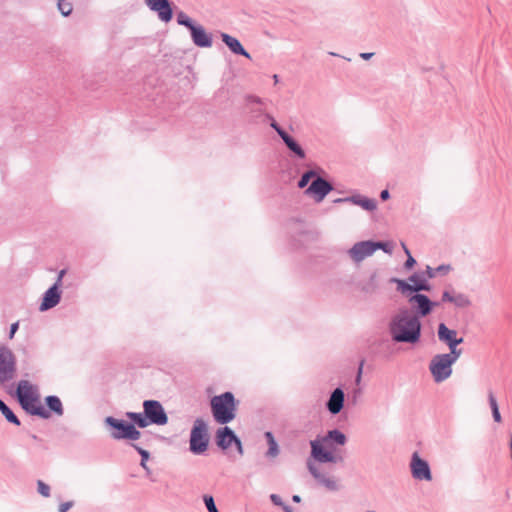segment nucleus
<instances>
[{
	"label": "nucleus",
	"instance_id": "obj_30",
	"mask_svg": "<svg viewBox=\"0 0 512 512\" xmlns=\"http://www.w3.org/2000/svg\"><path fill=\"white\" fill-rule=\"evenodd\" d=\"M0 411L6 418V420L12 424L17 426L20 425V421L18 417L13 413V411L0 399Z\"/></svg>",
	"mask_w": 512,
	"mask_h": 512
},
{
	"label": "nucleus",
	"instance_id": "obj_44",
	"mask_svg": "<svg viewBox=\"0 0 512 512\" xmlns=\"http://www.w3.org/2000/svg\"><path fill=\"white\" fill-rule=\"evenodd\" d=\"M453 297L454 295H452L449 291H444L442 294V301L453 303Z\"/></svg>",
	"mask_w": 512,
	"mask_h": 512
},
{
	"label": "nucleus",
	"instance_id": "obj_4",
	"mask_svg": "<svg viewBox=\"0 0 512 512\" xmlns=\"http://www.w3.org/2000/svg\"><path fill=\"white\" fill-rule=\"evenodd\" d=\"M104 422L112 429L110 436L115 440H138L141 436L140 431H138L132 423H126L112 416L106 417Z\"/></svg>",
	"mask_w": 512,
	"mask_h": 512
},
{
	"label": "nucleus",
	"instance_id": "obj_46",
	"mask_svg": "<svg viewBox=\"0 0 512 512\" xmlns=\"http://www.w3.org/2000/svg\"><path fill=\"white\" fill-rule=\"evenodd\" d=\"M18 327H19V324L18 322H15L11 325L10 327V333H9V338L12 339L14 337V334L16 333V331L18 330Z\"/></svg>",
	"mask_w": 512,
	"mask_h": 512
},
{
	"label": "nucleus",
	"instance_id": "obj_54",
	"mask_svg": "<svg viewBox=\"0 0 512 512\" xmlns=\"http://www.w3.org/2000/svg\"><path fill=\"white\" fill-rule=\"evenodd\" d=\"M292 500H293L294 502H296V503H299V502L301 501V498H300V496H298V495H294V496L292 497Z\"/></svg>",
	"mask_w": 512,
	"mask_h": 512
},
{
	"label": "nucleus",
	"instance_id": "obj_47",
	"mask_svg": "<svg viewBox=\"0 0 512 512\" xmlns=\"http://www.w3.org/2000/svg\"><path fill=\"white\" fill-rule=\"evenodd\" d=\"M248 101L250 103H253V104H258V105H262L263 104L262 99L259 98V97H256V96H249L248 97Z\"/></svg>",
	"mask_w": 512,
	"mask_h": 512
},
{
	"label": "nucleus",
	"instance_id": "obj_56",
	"mask_svg": "<svg viewBox=\"0 0 512 512\" xmlns=\"http://www.w3.org/2000/svg\"><path fill=\"white\" fill-rule=\"evenodd\" d=\"M375 279H376V275H372L371 278H370V281L374 284Z\"/></svg>",
	"mask_w": 512,
	"mask_h": 512
},
{
	"label": "nucleus",
	"instance_id": "obj_21",
	"mask_svg": "<svg viewBox=\"0 0 512 512\" xmlns=\"http://www.w3.org/2000/svg\"><path fill=\"white\" fill-rule=\"evenodd\" d=\"M336 202H348L360 206L366 211H374L377 208V201L361 194H355L349 197L337 199Z\"/></svg>",
	"mask_w": 512,
	"mask_h": 512
},
{
	"label": "nucleus",
	"instance_id": "obj_53",
	"mask_svg": "<svg viewBox=\"0 0 512 512\" xmlns=\"http://www.w3.org/2000/svg\"><path fill=\"white\" fill-rule=\"evenodd\" d=\"M362 366H363V362H361V365H360L359 370H358V374H357V377H356V381L357 382H359L361 380Z\"/></svg>",
	"mask_w": 512,
	"mask_h": 512
},
{
	"label": "nucleus",
	"instance_id": "obj_42",
	"mask_svg": "<svg viewBox=\"0 0 512 512\" xmlns=\"http://www.w3.org/2000/svg\"><path fill=\"white\" fill-rule=\"evenodd\" d=\"M270 500L272 501V503L276 506H280V507H283L285 504L283 503L281 497L277 494H271L270 495Z\"/></svg>",
	"mask_w": 512,
	"mask_h": 512
},
{
	"label": "nucleus",
	"instance_id": "obj_27",
	"mask_svg": "<svg viewBox=\"0 0 512 512\" xmlns=\"http://www.w3.org/2000/svg\"><path fill=\"white\" fill-rule=\"evenodd\" d=\"M45 401L51 411L56 413L58 416L63 415L64 410H63V406H62V403H61V400L59 399V397L53 396V395L47 396Z\"/></svg>",
	"mask_w": 512,
	"mask_h": 512
},
{
	"label": "nucleus",
	"instance_id": "obj_29",
	"mask_svg": "<svg viewBox=\"0 0 512 512\" xmlns=\"http://www.w3.org/2000/svg\"><path fill=\"white\" fill-rule=\"evenodd\" d=\"M126 416L139 428H145L150 424L148 419L146 418L145 414L136 413V412H127Z\"/></svg>",
	"mask_w": 512,
	"mask_h": 512
},
{
	"label": "nucleus",
	"instance_id": "obj_52",
	"mask_svg": "<svg viewBox=\"0 0 512 512\" xmlns=\"http://www.w3.org/2000/svg\"><path fill=\"white\" fill-rule=\"evenodd\" d=\"M146 462L147 461H144L143 459H141L140 465L143 469H145V471L147 472V475H149L151 473V471H150V468L147 466Z\"/></svg>",
	"mask_w": 512,
	"mask_h": 512
},
{
	"label": "nucleus",
	"instance_id": "obj_11",
	"mask_svg": "<svg viewBox=\"0 0 512 512\" xmlns=\"http://www.w3.org/2000/svg\"><path fill=\"white\" fill-rule=\"evenodd\" d=\"M216 443L222 450L228 449L233 443L235 444L237 451L240 455H243V447L241 440L235 435V433L228 427L224 426L219 428L216 432Z\"/></svg>",
	"mask_w": 512,
	"mask_h": 512
},
{
	"label": "nucleus",
	"instance_id": "obj_23",
	"mask_svg": "<svg viewBox=\"0 0 512 512\" xmlns=\"http://www.w3.org/2000/svg\"><path fill=\"white\" fill-rule=\"evenodd\" d=\"M345 395L341 388H336L330 395L326 404L328 411L336 415L340 413L344 406Z\"/></svg>",
	"mask_w": 512,
	"mask_h": 512
},
{
	"label": "nucleus",
	"instance_id": "obj_31",
	"mask_svg": "<svg viewBox=\"0 0 512 512\" xmlns=\"http://www.w3.org/2000/svg\"><path fill=\"white\" fill-rule=\"evenodd\" d=\"M488 400H489L490 408L492 410V416H493L494 421L500 423L502 421V418H501V414L499 412L496 398L492 391L488 392Z\"/></svg>",
	"mask_w": 512,
	"mask_h": 512
},
{
	"label": "nucleus",
	"instance_id": "obj_14",
	"mask_svg": "<svg viewBox=\"0 0 512 512\" xmlns=\"http://www.w3.org/2000/svg\"><path fill=\"white\" fill-rule=\"evenodd\" d=\"M271 128L276 131L282 141L285 143L287 148L294 153L298 158L304 159L306 157L305 151L303 148L297 143V141L290 136L276 121L272 119V123L270 124Z\"/></svg>",
	"mask_w": 512,
	"mask_h": 512
},
{
	"label": "nucleus",
	"instance_id": "obj_24",
	"mask_svg": "<svg viewBox=\"0 0 512 512\" xmlns=\"http://www.w3.org/2000/svg\"><path fill=\"white\" fill-rule=\"evenodd\" d=\"M221 39L226 44V46L231 50L232 53L236 55H242L248 59L251 58L250 54L244 49L240 41L235 37H232L231 35L226 33H222Z\"/></svg>",
	"mask_w": 512,
	"mask_h": 512
},
{
	"label": "nucleus",
	"instance_id": "obj_32",
	"mask_svg": "<svg viewBox=\"0 0 512 512\" xmlns=\"http://www.w3.org/2000/svg\"><path fill=\"white\" fill-rule=\"evenodd\" d=\"M453 304L459 308H466L471 305V301L467 295L458 293L453 297Z\"/></svg>",
	"mask_w": 512,
	"mask_h": 512
},
{
	"label": "nucleus",
	"instance_id": "obj_33",
	"mask_svg": "<svg viewBox=\"0 0 512 512\" xmlns=\"http://www.w3.org/2000/svg\"><path fill=\"white\" fill-rule=\"evenodd\" d=\"M317 176V173L316 171L314 170H309V171H306L305 173H303V175L301 176L300 180L298 181V187L299 188H305L309 181L312 179V178H316Z\"/></svg>",
	"mask_w": 512,
	"mask_h": 512
},
{
	"label": "nucleus",
	"instance_id": "obj_40",
	"mask_svg": "<svg viewBox=\"0 0 512 512\" xmlns=\"http://www.w3.org/2000/svg\"><path fill=\"white\" fill-rule=\"evenodd\" d=\"M402 247L407 255V260L404 264V267H405V269H411L415 265L416 261L411 256L410 251L408 250V248L406 247V245L404 243H402Z\"/></svg>",
	"mask_w": 512,
	"mask_h": 512
},
{
	"label": "nucleus",
	"instance_id": "obj_43",
	"mask_svg": "<svg viewBox=\"0 0 512 512\" xmlns=\"http://www.w3.org/2000/svg\"><path fill=\"white\" fill-rule=\"evenodd\" d=\"M73 504L74 503L72 501L63 502L59 505L58 511L67 512L73 506Z\"/></svg>",
	"mask_w": 512,
	"mask_h": 512
},
{
	"label": "nucleus",
	"instance_id": "obj_16",
	"mask_svg": "<svg viewBox=\"0 0 512 512\" xmlns=\"http://www.w3.org/2000/svg\"><path fill=\"white\" fill-rule=\"evenodd\" d=\"M148 8L156 12L159 19L165 23L171 21L173 11L169 0H145Z\"/></svg>",
	"mask_w": 512,
	"mask_h": 512
},
{
	"label": "nucleus",
	"instance_id": "obj_39",
	"mask_svg": "<svg viewBox=\"0 0 512 512\" xmlns=\"http://www.w3.org/2000/svg\"><path fill=\"white\" fill-rule=\"evenodd\" d=\"M37 490H38V493L41 494L43 497L50 496V487L42 480L37 481Z\"/></svg>",
	"mask_w": 512,
	"mask_h": 512
},
{
	"label": "nucleus",
	"instance_id": "obj_9",
	"mask_svg": "<svg viewBox=\"0 0 512 512\" xmlns=\"http://www.w3.org/2000/svg\"><path fill=\"white\" fill-rule=\"evenodd\" d=\"M144 414L150 424L165 425L168 422V416L159 401L145 400L143 402Z\"/></svg>",
	"mask_w": 512,
	"mask_h": 512
},
{
	"label": "nucleus",
	"instance_id": "obj_49",
	"mask_svg": "<svg viewBox=\"0 0 512 512\" xmlns=\"http://www.w3.org/2000/svg\"><path fill=\"white\" fill-rule=\"evenodd\" d=\"M426 274H427L428 278H434L436 276V268L433 269L430 266H427Z\"/></svg>",
	"mask_w": 512,
	"mask_h": 512
},
{
	"label": "nucleus",
	"instance_id": "obj_36",
	"mask_svg": "<svg viewBox=\"0 0 512 512\" xmlns=\"http://www.w3.org/2000/svg\"><path fill=\"white\" fill-rule=\"evenodd\" d=\"M450 352L444 353V355L454 364L462 354L461 349H457V346H448Z\"/></svg>",
	"mask_w": 512,
	"mask_h": 512
},
{
	"label": "nucleus",
	"instance_id": "obj_55",
	"mask_svg": "<svg viewBox=\"0 0 512 512\" xmlns=\"http://www.w3.org/2000/svg\"><path fill=\"white\" fill-rule=\"evenodd\" d=\"M282 508L285 512H292V509L287 505H284Z\"/></svg>",
	"mask_w": 512,
	"mask_h": 512
},
{
	"label": "nucleus",
	"instance_id": "obj_17",
	"mask_svg": "<svg viewBox=\"0 0 512 512\" xmlns=\"http://www.w3.org/2000/svg\"><path fill=\"white\" fill-rule=\"evenodd\" d=\"M307 468L311 475L317 480V482L323 485L326 489L330 491H337L339 489L337 481L332 477L322 474L315 463L311 460L307 461Z\"/></svg>",
	"mask_w": 512,
	"mask_h": 512
},
{
	"label": "nucleus",
	"instance_id": "obj_22",
	"mask_svg": "<svg viewBox=\"0 0 512 512\" xmlns=\"http://www.w3.org/2000/svg\"><path fill=\"white\" fill-rule=\"evenodd\" d=\"M61 299V292L57 285L51 286L43 296L42 303L40 304V311H46L55 307Z\"/></svg>",
	"mask_w": 512,
	"mask_h": 512
},
{
	"label": "nucleus",
	"instance_id": "obj_20",
	"mask_svg": "<svg viewBox=\"0 0 512 512\" xmlns=\"http://www.w3.org/2000/svg\"><path fill=\"white\" fill-rule=\"evenodd\" d=\"M26 405L22 407L25 411L30 413L31 415L39 416L43 419H48L50 417V412L46 410L39 402L37 394L29 395L24 402Z\"/></svg>",
	"mask_w": 512,
	"mask_h": 512
},
{
	"label": "nucleus",
	"instance_id": "obj_12",
	"mask_svg": "<svg viewBox=\"0 0 512 512\" xmlns=\"http://www.w3.org/2000/svg\"><path fill=\"white\" fill-rule=\"evenodd\" d=\"M411 473L416 480H432V474L427 461L423 460L417 452L412 454L410 462Z\"/></svg>",
	"mask_w": 512,
	"mask_h": 512
},
{
	"label": "nucleus",
	"instance_id": "obj_13",
	"mask_svg": "<svg viewBox=\"0 0 512 512\" xmlns=\"http://www.w3.org/2000/svg\"><path fill=\"white\" fill-rule=\"evenodd\" d=\"M408 302L412 305V307L415 309L416 314L419 318L425 317L428 314L431 313L433 310V307L438 305L435 302H432L426 295L424 294H413L409 295Z\"/></svg>",
	"mask_w": 512,
	"mask_h": 512
},
{
	"label": "nucleus",
	"instance_id": "obj_1",
	"mask_svg": "<svg viewBox=\"0 0 512 512\" xmlns=\"http://www.w3.org/2000/svg\"><path fill=\"white\" fill-rule=\"evenodd\" d=\"M388 330L393 341L414 344L421 337V321L408 308H401L391 317Z\"/></svg>",
	"mask_w": 512,
	"mask_h": 512
},
{
	"label": "nucleus",
	"instance_id": "obj_18",
	"mask_svg": "<svg viewBox=\"0 0 512 512\" xmlns=\"http://www.w3.org/2000/svg\"><path fill=\"white\" fill-rule=\"evenodd\" d=\"M189 30L191 33V39L196 46L202 48H209L212 46V36L206 32L202 25L194 24Z\"/></svg>",
	"mask_w": 512,
	"mask_h": 512
},
{
	"label": "nucleus",
	"instance_id": "obj_25",
	"mask_svg": "<svg viewBox=\"0 0 512 512\" xmlns=\"http://www.w3.org/2000/svg\"><path fill=\"white\" fill-rule=\"evenodd\" d=\"M16 394L20 405L22 407H25L26 405L24 404V402H26L28 396L36 393L29 381L21 380L18 383Z\"/></svg>",
	"mask_w": 512,
	"mask_h": 512
},
{
	"label": "nucleus",
	"instance_id": "obj_35",
	"mask_svg": "<svg viewBox=\"0 0 512 512\" xmlns=\"http://www.w3.org/2000/svg\"><path fill=\"white\" fill-rule=\"evenodd\" d=\"M57 6L63 16H69L72 13V4L67 0H59Z\"/></svg>",
	"mask_w": 512,
	"mask_h": 512
},
{
	"label": "nucleus",
	"instance_id": "obj_58",
	"mask_svg": "<svg viewBox=\"0 0 512 512\" xmlns=\"http://www.w3.org/2000/svg\"><path fill=\"white\" fill-rule=\"evenodd\" d=\"M329 54L332 55V56H338V54H336L334 52H330Z\"/></svg>",
	"mask_w": 512,
	"mask_h": 512
},
{
	"label": "nucleus",
	"instance_id": "obj_59",
	"mask_svg": "<svg viewBox=\"0 0 512 512\" xmlns=\"http://www.w3.org/2000/svg\"><path fill=\"white\" fill-rule=\"evenodd\" d=\"M367 512H375V511H373V510H369V511H367Z\"/></svg>",
	"mask_w": 512,
	"mask_h": 512
},
{
	"label": "nucleus",
	"instance_id": "obj_3",
	"mask_svg": "<svg viewBox=\"0 0 512 512\" xmlns=\"http://www.w3.org/2000/svg\"><path fill=\"white\" fill-rule=\"evenodd\" d=\"M210 405L214 420L219 424H227L236 417L237 402L231 392L212 397Z\"/></svg>",
	"mask_w": 512,
	"mask_h": 512
},
{
	"label": "nucleus",
	"instance_id": "obj_38",
	"mask_svg": "<svg viewBox=\"0 0 512 512\" xmlns=\"http://www.w3.org/2000/svg\"><path fill=\"white\" fill-rule=\"evenodd\" d=\"M203 500L208 512H219L211 495H204Z\"/></svg>",
	"mask_w": 512,
	"mask_h": 512
},
{
	"label": "nucleus",
	"instance_id": "obj_7",
	"mask_svg": "<svg viewBox=\"0 0 512 512\" xmlns=\"http://www.w3.org/2000/svg\"><path fill=\"white\" fill-rule=\"evenodd\" d=\"M452 362L444 355H435L429 364V371L436 383L447 380L452 374Z\"/></svg>",
	"mask_w": 512,
	"mask_h": 512
},
{
	"label": "nucleus",
	"instance_id": "obj_37",
	"mask_svg": "<svg viewBox=\"0 0 512 512\" xmlns=\"http://www.w3.org/2000/svg\"><path fill=\"white\" fill-rule=\"evenodd\" d=\"M375 251L377 249L383 250L385 253L391 254L394 250V244L392 242H375L374 241Z\"/></svg>",
	"mask_w": 512,
	"mask_h": 512
},
{
	"label": "nucleus",
	"instance_id": "obj_15",
	"mask_svg": "<svg viewBox=\"0 0 512 512\" xmlns=\"http://www.w3.org/2000/svg\"><path fill=\"white\" fill-rule=\"evenodd\" d=\"M375 252L374 241H360L355 243L348 251L351 259L360 263L366 257L371 256Z\"/></svg>",
	"mask_w": 512,
	"mask_h": 512
},
{
	"label": "nucleus",
	"instance_id": "obj_51",
	"mask_svg": "<svg viewBox=\"0 0 512 512\" xmlns=\"http://www.w3.org/2000/svg\"><path fill=\"white\" fill-rule=\"evenodd\" d=\"M389 197H390V193H389V191H388L387 189H385V190H382V191H381V193H380V198H381L383 201H385V200L389 199Z\"/></svg>",
	"mask_w": 512,
	"mask_h": 512
},
{
	"label": "nucleus",
	"instance_id": "obj_34",
	"mask_svg": "<svg viewBox=\"0 0 512 512\" xmlns=\"http://www.w3.org/2000/svg\"><path fill=\"white\" fill-rule=\"evenodd\" d=\"M177 23L181 26H185L188 29H190V27L195 24L193 20L183 11L177 13Z\"/></svg>",
	"mask_w": 512,
	"mask_h": 512
},
{
	"label": "nucleus",
	"instance_id": "obj_19",
	"mask_svg": "<svg viewBox=\"0 0 512 512\" xmlns=\"http://www.w3.org/2000/svg\"><path fill=\"white\" fill-rule=\"evenodd\" d=\"M438 339L447 346H458L463 342V338L457 337V331L449 329L444 323L438 325Z\"/></svg>",
	"mask_w": 512,
	"mask_h": 512
},
{
	"label": "nucleus",
	"instance_id": "obj_2",
	"mask_svg": "<svg viewBox=\"0 0 512 512\" xmlns=\"http://www.w3.org/2000/svg\"><path fill=\"white\" fill-rule=\"evenodd\" d=\"M333 441L338 445H344L347 438L344 433L338 429L328 431V433L320 440H313L311 445V457L319 463H337L342 460L341 456L334 454L332 451L325 449L330 447V442Z\"/></svg>",
	"mask_w": 512,
	"mask_h": 512
},
{
	"label": "nucleus",
	"instance_id": "obj_28",
	"mask_svg": "<svg viewBox=\"0 0 512 512\" xmlns=\"http://www.w3.org/2000/svg\"><path fill=\"white\" fill-rule=\"evenodd\" d=\"M265 438L269 446L266 455L267 457L275 458L279 454V447L272 432H266Z\"/></svg>",
	"mask_w": 512,
	"mask_h": 512
},
{
	"label": "nucleus",
	"instance_id": "obj_48",
	"mask_svg": "<svg viewBox=\"0 0 512 512\" xmlns=\"http://www.w3.org/2000/svg\"><path fill=\"white\" fill-rule=\"evenodd\" d=\"M66 271L63 269L59 272L58 274V277H57V280L56 282L54 283V285H57L58 287L61 286L62 284V279H63V276L65 275Z\"/></svg>",
	"mask_w": 512,
	"mask_h": 512
},
{
	"label": "nucleus",
	"instance_id": "obj_41",
	"mask_svg": "<svg viewBox=\"0 0 512 512\" xmlns=\"http://www.w3.org/2000/svg\"><path fill=\"white\" fill-rule=\"evenodd\" d=\"M132 446L137 450V452L140 454L141 456V459H143L144 461H148L149 457H150V454L147 450H144L143 448L139 447L138 445L136 444H132Z\"/></svg>",
	"mask_w": 512,
	"mask_h": 512
},
{
	"label": "nucleus",
	"instance_id": "obj_50",
	"mask_svg": "<svg viewBox=\"0 0 512 512\" xmlns=\"http://www.w3.org/2000/svg\"><path fill=\"white\" fill-rule=\"evenodd\" d=\"M374 53L372 52H363V53H360V57L363 59V60H369L373 57Z\"/></svg>",
	"mask_w": 512,
	"mask_h": 512
},
{
	"label": "nucleus",
	"instance_id": "obj_57",
	"mask_svg": "<svg viewBox=\"0 0 512 512\" xmlns=\"http://www.w3.org/2000/svg\"><path fill=\"white\" fill-rule=\"evenodd\" d=\"M273 78H274L275 82H278V76L277 75H274Z\"/></svg>",
	"mask_w": 512,
	"mask_h": 512
},
{
	"label": "nucleus",
	"instance_id": "obj_8",
	"mask_svg": "<svg viewBox=\"0 0 512 512\" xmlns=\"http://www.w3.org/2000/svg\"><path fill=\"white\" fill-rule=\"evenodd\" d=\"M408 280L412 283L409 284L404 280L392 278L391 281L397 284V290L400 291L403 295L409 296V293L419 292V291H429L430 285L427 280L422 278L418 274L411 275Z\"/></svg>",
	"mask_w": 512,
	"mask_h": 512
},
{
	"label": "nucleus",
	"instance_id": "obj_5",
	"mask_svg": "<svg viewBox=\"0 0 512 512\" xmlns=\"http://www.w3.org/2000/svg\"><path fill=\"white\" fill-rule=\"evenodd\" d=\"M17 374L16 356L6 346H0V385L14 380Z\"/></svg>",
	"mask_w": 512,
	"mask_h": 512
},
{
	"label": "nucleus",
	"instance_id": "obj_26",
	"mask_svg": "<svg viewBox=\"0 0 512 512\" xmlns=\"http://www.w3.org/2000/svg\"><path fill=\"white\" fill-rule=\"evenodd\" d=\"M251 121L255 124L264 123L266 121H270L272 123L273 116L269 113H265L262 108H251Z\"/></svg>",
	"mask_w": 512,
	"mask_h": 512
},
{
	"label": "nucleus",
	"instance_id": "obj_6",
	"mask_svg": "<svg viewBox=\"0 0 512 512\" xmlns=\"http://www.w3.org/2000/svg\"><path fill=\"white\" fill-rule=\"evenodd\" d=\"M207 425L203 419H196L190 434V450L202 454L208 447Z\"/></svg>",
	"mask_w": 512,
	"mask_h": 512
},
{
	"label": "nucleus",
	"instance_id": "obj_45",
	"mask_svg": "<svg viewBox=\"0 0 512 512\" xmlns=\"http://www.w3.org/2000/svg\"><path fill=\"white\" fill-rule=\"evenodd\" d=\"M451 270L449 265H440L436 268V273L446 274Z\"/></svg>",
	"mask_w": 512,
	"mask_h": 512
},
{
	"label": "nucleus",
	"instance_id": "obj_10",
	"mask_svg": "<svg viewBox=\"0 0 512 512\" xmlns=\"http://www.w3.org/2000/svg\"><path fill=\"white\" fill-rule=\"evenodd\" d=\"M332 190L333 186L331 183L320 176H316L304 193L312 197L315 202L320 203Z\"/></svg>",
	"mask_w": 512,
	"mask_h": 512
}]
</instances>
